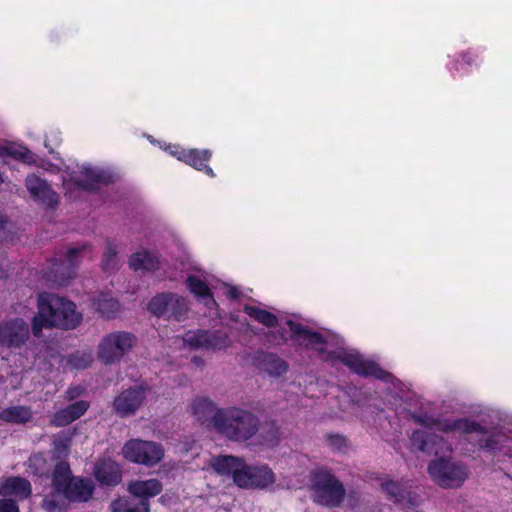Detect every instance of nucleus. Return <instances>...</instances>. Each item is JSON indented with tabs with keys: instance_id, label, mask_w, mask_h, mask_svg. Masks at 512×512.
Listing matches in <instances>:
<instances>
[{
	"instance_id": "obj_1",
	"label": "nucleus",
	"mask_w": 512,
	"mask_h": 512,
	"mask_svg": "<svg viewBox=\"0 0 512 512\" xmlns=\"http://www.w3.org/2000/svg\"><path fill=\"white\" fill-rule=\"evenodd\" d=\"M38 313L32 320V331L39 336L44 327L73 329L82 321V315L76 305L63 297L51 293H42L38 297Z\"/></svg>"
},
{
	"instance_id": "obj_2",
	"label": "nucleus",
	"mask_w": 512,
	"mask_h": 512,
	"mask_svg": "<svg viewBox=\"0 0 512 512\" xmlns=\"http://www.w3.org/2000/svg\"><path fill=\"white\" fill-rule=\"evenodd\" d=\"M429 430H419L412 434V447L427 454H444L450 450L443 438L435 435L434 431L472 433L482 432V427L467 419H434L429 418L423 421Z\"/></svg>"
},
{
	"instance_id": "obj_3",
	"label": "nucleus",
	"mask_w": 512,
	"mask_h": 512,
	"mask_svg": "<svg viewBox=\"0 0 512 512\" xmlns=\"http://www.w3.org/2000/svg\"><path fill=\"white\" fill-rule=\"evenodd\" d=\"M214 426L230 440L244 442L257 433L259 421L253 413L231 407L215 414Z\"/></svg>"
},
{
	"instance_id": "obj_4",
	"label": "nucleus",
	"mask_w": 512,
	"mask_h": 512,
	"mask_svg": "<svg viewBox=\"0 0 512 512\" xmlns=\"http://www.w3.org/2000/svg\"><path fill=\"white\" fill-rule=\"evenodd\" d=\"M310 491L315 503L327 507L339 506L346 493L340 480L325 468L311 473Z\"/></svg>"
},
{
	"instance_id": "obj_5",
	"label": "nucleus",
	"mask_w": 512,
	"mask_h": 512,
	"mask_svg": "<svg viewBox=\"0 0 512 512\" xmlns=\"http://www.w3.org/2000/svg\"><path fill=\"white\" fill-rule=\"evenodd\" d=\"M137 338L127 331H115L105 335L97 346V357L105 365L121 361L136 345Z\"/></svg>"
},
{
	"instance_id": "obj_6",
	"label": "nucleus",
	"mask_w": 512,
	"mask_h": 512,
	"mask_svg": "<svg viewBox=\"0 0 512 512\" xmlns=\"http://www.w3.org/2000/svg\"><path fill=\"white\" fill-rule=\"evenodd\" d=\"M428 472L433 482L444 489L460 487L469 476L464 465L444 457L433 460L428 466Z\"/></svg>"
},
{
	"instance_id": "obj_7",
	"label": "nucleus",
	"mask_w": 512,
	"mask_h": 512,
	"mask_svg": "<svg viewBox=\"0 0 512 512\" xmlns=\"http://www.w3.org/2000/svg\"><path fill=\"white\" fill-rule=\"evenodd\" d=\"M122 455L129 462L154 467L164 459L165 449L155 441L131 439L122 447Z\"/></svg>"
},
{
	"instance_id": "obj_8",
	"label": "nucleus",
	"mask_w": 512,
	"mask_h": 512,
	"mask_svg": "<svg viewBox=\"0 0 512 512\" xmlns=\"http://www.w3.org/2000/svg\"><path fill=\"white\" fill-rule=\"evenodd\" d=\"M148 310L158 317L167 316L181 321L188 308L187 302L182 296L174 293H162L151 299Z\"/></svg>"
},
{
	"instance_id": "obj_9",
	"label": "nucleus",
	"mask_w": 512,
	"mask_h": 512,
	"mask_svg": "<svg viewBox=\"0 0 512 512\" xmlns=\"http://www.w3.org/2000/svg\"><path fill=\"white\" fill-rule=\"evenodd\" d=\"M276 482L274 472L266 465L245 466L235 474V484L241 488L267 489Z\"/></svg>"
},
{
	"instance_id": "obj_10",
	"label": "nucleus",
	"mask_w": 512,
	"mask_h": 512,
	"mask_svg": "<svg viewBox=\"0 0 512 512\" xmlns=\"http://www.w3.org/2000/svg\"><path fill=\"white\" fill-rule=\"evenodd\" d=\"M29 335L28 324L21 318L0 323V346L20 348L27 342Z\"/></svg>"
},
{
	"instance_id": "obj_11",
	"label": "nucleus",
	"mask_w": 512,
	"mask_h": 512,
	"mask_svg": "<svg viewBox=\"0 0 512 512\" xmlns=\"http://www.w3.org/2000/svg\"><path fill=\"white\" fill-rule=\"evenodd\" d=\"M184 343L195 349L220 350L230 345L227 334L208 331H190L184 336Z\"/></svg>"
},
{
	"instance_id": "obj_12",
	"label": "nucleus",
	"mask_w": 512,
	"mask_h": 512,
	"mask_svg": "<svg viewBox=\"0 0 512 512\" xmlns=\"http://www.w3.org/2000/svg\"><path fill=\"white\" fill-rule=\"evenodd\" d=\"M32 494L31 483L22 477L12 476L0 481V496L12 498L16 502L27 499Z\"/></svg>"
},
{
	"instance_id": "obj_13",
	"label": "nucleus",
	"mask_w": 512,
	"mask_h": 512,
	"mask_svg": "<svg viewBox=\"0 0 512 512\" xmlns=\"http://www.w3.org/2000/svg\"><path fill=\"white\" fill-rule=\"evenodd\" d=\"M144 400L142 388L128 389L120 393L114 400V410L121 417L134 414Z\"/></svg>"
},
{
	"instance_id": "obj_14",
	"label": "nucleus",
	"mask_w": 512,
	"mask_h": 512,
	"mask_svg": "<svg viewBox=\"0 0 512 512\" xmlns=\"http://www.w3.org/2000/svg\"><path fill=\"white\" fill-rule=\"evenodd\" d=\"M163 490L162 483L155 478L147 480H133L127 485V491L140 501H147L159 495Z\"/></svg>"
},
{
	"instance_id": "obj_15",
	"label": "nucleus",
	"mask_w": 512,
	"mask_h": 512,
	"mask_svg": "<svg viewBox=\"0 0 512 512\" xmlns=\"http://www.w3.org/2000/svg\"><path fill=\"white\" fill-rule=\"evenodd\" d=\"M94 475L100 483L109 486L117 485L122 479L120 466L110 458L97 462Z\"/></svg>"
},
{
	"instance_id": "obj_16",
	"label": "nucleus",
	"mask_w": 512,
	"mask_h": 512,
	"mask_svg": "<svg viewBox=\"0 0 512 512\" xmlns=\"http://www.w3.org/2000/svg\"><path fill=\"white\" fill-rule=\"evenodd\" d=\"M88 408L89 403L87 401L81 400L75 402L68 407L56 412L51 419V424L56 427H64L69 425L73 421L80 418L88 410Z\"/></svg>"
},
{
	"instance_id": "obj_17",
	"label": "nucleus",
	"mask_w": 512,
	"mask_h": 512,
	"mask_svg": "<svg viewBox=\"0 0 512 512\" xmlns=\"http://www.w3.org/2000/svg\"><path fill=\"white\" fill-rule=\"evenodd\" d=\"M26 186L29 192L37 199L47 204L54 206L58 202L57 194L50 188V186L42 181L35 175H31L26 179Z\"/></svg>"
},
{
	"instance_id": "obj_18",
	"label": "nucleus",
	"mask_w": 512,
	"mask_h": 512,
	"mask_svg": "<svg viewBox=\"0 0 512 512\" xmlns=\"http://www.w3.org/2000/svg\"><path fill=\"white\" fill-rule=\"evenodd\" d=\"M343 363L360 375H371L376 378H383L385 372L375 363L363 359L358 354H347L342 359Z\"/></svg>"
},
{
	"instance_id": "obj_19",
	"label": "nucleus",
	"mask_w": 512,
	"mask_h": 512,
	"mask_svg": "<svg viewBox=\"0 0 512 512\" xmlns=\"http://www.w3.org/2000/svg\"><path fill=\"white\" fill-rule=\"evenodd\" d=\"M288 325L290 326L293 338L299 343V345H304L306 347L322 351V346L325 342L320 334L312 332L301 324H297L292 321H289Z\"/></svg>"
},
{
	"instance_id": "obj_20",
	"label": "nucleus",
	"mask_w": 512,
	"mask_h": 512,
	"mask_svg": "<svg viewBox=\"0 0 512 512\" xmlns=\"http://www.w3.org/2000/svg\"><path fill=\"white\" fill-rule=\"evenodd\" d=\"M94 491V486L90 480L73 478L69 485L65 486L63 496L73 501H87Z\"/></svg>"
},
{
	"instance_id": "obj_21",
	"label": "nucleus",
	"mask_w": 512,
	"mask_h": 512,
	"mask_svg": "<svg viewBox=\"0 0 512 512\" xmlns=\"http://www.w3.org/2000/svg\"><path fill=\"white\" fill-rule=\"evenodd\" d=\"M129 266L134 271H155L160 267V260L156 254L141 249L130 256Z\"/></svg>"
},
{
	"instance_id": "obj_22",
	"label": "nucleus",
	"mask_w": 512,
	"mask_h": 512,
	"mask_svg": "<svg viewBox=\"0 0 512 512\" xmlns=\"http://www.w3.org/2000/svg\"><path fill=\"white\" fill-rule=\"evenodd\" d=\"M190 409L192 414L201 422H206L212 419L214 423L215 414L221 409H217L216 405L208 398L197 397L191 404Z\"/></svg>"
},
{
	"instance_id": "obj_23",
	"label": "nucleus",
	"mask_w": 512,
	"mask_h": 512,
	"mask_svg": "<svg viewBox=\"0 0 512 512\" xmlns=\"http://www.w3.org/2000/svg\"><path fill=\"white\" fill-rule=\"evenodd\" d=\"M33 419V411L27 406H10L0 412V420L12 424H26Z\"/></svg>"
},
{
	"instance_id": "obj_24",
	"label": "nucleus",
	"mask_w": 512,
	"mask_h": 512,
	"mask_svg": "<svg viewBox=\"0 0 512 512\" xmlns=\"http://www.w3.org/2000/svg\"><path fill=\"white\" fill-rule=\"evenodd\" d=\"M92 252L91 247L87 244L72 247L67 250L64 259L61 262L59 270L68 271V278L72 277L71 269L85 256L90 255Z\"/></svg>"
},
{
	"instance_id": "obj_25",
	"label": "nucleus",
	"mask_w": 512,
	"mask_h": 512,
	"mask_svg": "<svg viewBox=\"0 0 512 512\" xmlns=\"http://www.w3.org/2000/svg\"><path fill=\"white\" fill-rule=\"evenodd\" d=\"M242 460L233 456H218L211 460V466L219 474H232L235 481V474L241 470Z\"/></svg>"
},
{
	"instance_id": "obj_26",
	"label": "nucleus",
	"mask_w": 512,
	"mask_h": 512,
	"mask_svg": "<svg viewBox=\"0 0 512 512\" xmlns=\"http://www.w3.org/2000/svg\"><path fill=\"white\" fill-rule=\"evenodd\" d=\"M73 480L69 464L64 461H60L56 464L52 473V485L54 490L58 494H63L65 486L69 485Z\"/></svg>"
},
{
	"instance_id": "obj_27",
	"label": "nucleus",
	"mask_w": 512,
	"mask_h": 512,
	"mask_svg": "<svg viewBox=\"0 0 512 512\" xmlns=\"http://www.w3.org/2000/svg\"><path fill=\"white\" fill-rule=\"evenodd\" d=\"M73 181L86 189H93L98 183L104 182V176L91 168H83L79 172H74Z\"/></svg>"
},
{
	"instance_id": "obj_28",
	"label": "nucleus",
	"mask_w": 512,
	"mask_h": 512,
	"mask_svg": "<svg viewBox=\"0 0 512 512\" xmlns=\"http://www.w3.org/2000/svg\"><path fill=\"white\" fill-rule=\"evenodd\" d=\"M111 512H150V504L147 501H139L122 497L111 503Z\"/></svg>"
},
{
	"instance_id": "obj_29",
	"label": "nucleus",
	"mask_w": 512,
	"mask_h": 512,
	"mask_svg": "<svg viewBox=\"0 0 512 512\" xmlns=\"http://www.w3.org/2000/svg\"><path fill=\"white\" fill-rule=\"evenodd\" d=\"M93 308L104 318H113L119 312V303L112 297L100 295L93 300Z\"/></svg>"
},
{
	"instance_id": "obj_30",
	"label": "nucleus",
	"mask_w": 512,
	"mask_h": 512,
	"mask_svg": "<svg viewBox=\"0 0 512 512\" xmlns=\"http://www.w3.org/2000/svg\"><path fill=\"white\" fill-rule=\"evenodd\" d=\"M244 311L253 319L267 327H275L278 323L277 317L266 311L254 306H246Z\"/></svg>"
},
{
	"instance_id": "obj_31",
	"label": "nucleus",
	"mask_w": 512,
	"mask_h": 512,
	"mask_svg": "<svg viewBox=\"0 0 512 512\" xmlns=\"http://www.w3.org/2000/svg\"><path fill=\"white\" fill-rule=\"evenodd\" d=\"M406 487V485L392 480H387L381 483L382 490L395 502L404 501Z\"/></svg>"
},
{
	"instance_id": "obj_32",
	"label": "nucleus",
	"mask_w": 512,
	"mask_h": 512,
	"mask_svg": "<svg viewBox=\"0 0 512 512\" xmlns=\"http://www.w3.org/2000/svg\"><path fill=\"white\" fill-rule=\"evenodd\" d=\"M118 247L111 241L106 243L105 252L103 255L102 267L106 271L114 270L118 267Z\"/></svg>"
},
{
	"instance_id": "obj_33",
	"label": "nucleus",
	"mask_w": 512,
	"mask_h": 512,
	"mask_svg": "<svg viewBox=\"0 0 512 512\" xmlns=\"http://www.w3.org/2000/svg\"><path fill=\"white\" fill-rule=\"evenodd\" d=\"M210 158V152L207 150L197 151L191 150L187 154L184 155V160L194 166L197 169H201L205 167V162Z\"/></svg>"
},
{
	"instance_id": "obj_34",
	"label": "nucleus",
	"mask_w": 512,
	"mask_h": 512,
	"mask_svg": "<svg viewBox=\"0 0 512 512\" xmlns=\"http://www.w3.org/2000/svg\"><path fill=\"white\" fill-rule=\"evenodd\" d=\"M187 285L190 291L198 297L208 298L210 296L207 284L196 276H189L187 278Z\"/></svg>"
},
{
	"instance_id": "obj_35",
	"label": "nucleus",
	"mask_w": 512,
	"mask_h": 512,
	"mask_svg": "<svg viewBox=\"0 0 512 512\" xmlns=\"http://www.w3.org/2000/svg\"><path fill=\"white\" fill-rule=\"evenodd\" d=\"M93 360L91 352H76L71 355L69 363L76 369H85L91 366Z\"/></svg>"
},
{
	"instance_id": "obj_36",
	"label": "nucleus",
	"mask_w": 512,
	"mask_h": 512,
	"mask_svg": "<svg viewBox=\"0 0 512 512\" xmlns=\"http://www.w3.org/2000/svg\"><path fill=\"white\" fill-rule=\"evenodd\" d=\"M287 364L282 359L275 357V356H269L267 358L266 362V371L274 376L282 375L287 371Z\"/></svg>"
},
{
	"instance_id": "obj_37",
	"label": "nucleus",
	"mask_w": 512,
	"mask_h": 512,
	"mask_svg": "<svg viewBox=\"0 0 512 512\" xmlns=\"http://www.w3.org/2000/svg\"><path fill=\"white\" fill-rule=\"evenodd\" d=\"M1 156H10L15 159L26 161L29 158V151L23 147L4 146L0 148Z\"/></svg>"
},
{
	"instance_id": "obj_38",
	"label": "nucleus",
	"mask_w": 512,
	"mask_h": 512,
	"mask_svg": "<svg viewBox=\"0 0 512 512\" xmlns=\"http://www.w3.org/2000/svg\"><path fill=\"white\" fill-rule=\"evenodd\" d=\"M327 445L335 451H343L348 447L347 439L339 434H330L326 437Z\"/></svg>"
},
{
	"instance_id": "obj_39",
	"label": "nucleus",
	"mask_w": 512,
	"mask_h": 512,
	"mask_svg": "<svg viewBox=\"0 0 512 512\" xmlns=\"http://www.w3.org/2000/svg\"><path fill=\"white\" fill-rule=\"evenodd\" d=\"M0 512H20L18 502L12 498L1 497Z\"/></svg>"
},
{
	"instance_id": "obj_40",
	"label": "nucleus",
	"mask_w": 512,
	"mask_h": 512,
	"mask_svg": "<svg viewBox=\"0 0 512 512\" xmlns=\"http://www.w3.org/2000/svg\"><path fill=\"white\" fill-rule=\"evenodd\" d=\"M420 502V496L410 491L408 487H406V492L404 493V501L402 503H407L409 506L413 507L418 506Z\"/></svg>"
},
{
	"instance_id": "obj_41",
	"label": "nucleus",
	"mask_w": 512,
	"mask_h": 512,
	"mask_svg": "<svg viewBox=\"0 0 512 512\" xmlns=\"http://www.w3.org/2000/svg\"><path fill=\"white\" fill-rule=\"evenodd\" d=\"M43 507L48 512H61L60 506L54 500L51 499H45L43 501Z\"/></svg>"
},
{
	"instance_id": "obj_42",
	"label": "nucleus",
	"mask_w": 512,
	"mask_h": 512,
	"mask_svg": "<svg viewBox=\"0 0 512 512\" xmlns=\"http://www.w3.org/2000/svg\"><path fill=\"white\" fill-rule=\"evenodd\" d=\"M69 449V441H60L55 444V450L58 454H67Z\"/></svg>"
},
{
	"instance_id": "obj_43",
	"label": "nucleus",
	"mask_w": 512,
	"mask_h": 512,
	"mask_svg": "<svg viewBox=\"0 0 512 512\" xmlns=\"http://www.w3.org/2000/svg\"><path fill=\"white\" fill-rule=\"evenodd\" d=\"M82 393V390L80 388H77V387H74V388H70L68 391H67V395H68V398L70 400L78 397L80 394Z\"/></svg>"
},
{
	"instance_id": "obj_44",
	"label": "nucleus",
	"mask_w": 512,
	"mask_h": 512,
	"mask_svg": "<svg viewBox=\"0 0 512 512\" xmlns=\"http://www.w3.org/2000/svg\"><path fill=\"white\" fill-rule=\"evenodd\" d=\"M6 222H7L6 217L2 213H0V229L5 226Z\"/></svg>"
},
{
	"instance_id": "obj_45",
	"label": "nucleus",
	"mask_w": 512,
	"mask_h": 512,
	"mask_svg": "<svg viewBox=\"0 0 512 512\" xmlns=\"http://www.w3.org/2000/svg\"><path fill=\"white\" fill-rule=\"evenodd\" d=\"M193 362L197 365V366H201L203 364V361L199 358H193Z\"/></svg>"
},
{
	"instance_id": "obj_46",
	"label": "nucleus",
	"mask_w": 512,
	"mask_h": 512,
	"mask_svg": "<svg viewBox=\"0 0 512 512\" xmlns=\"http://www.w3.org/2000/svg\"><path fill=\"white\" fill-rule=\"evenodd\" d=\"M231 294H232V296H235L234 290H231Z\"/></svg>"
}]
</instances>
